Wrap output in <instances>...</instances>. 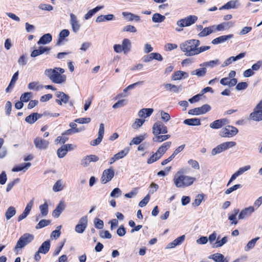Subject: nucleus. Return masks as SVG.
<instances>
[{
  "label": "nucleus",
  "instance_id": "obj_1",
  "mask_svg": "<svg viewBox=\"0 0 262 262\" xmlns=\"http://www.w3.org/2000/svg\"><path fill=\"white\" fill-rule=\"evenodd\" d=\"M196 181L193 177L184 174L182 170L178 171L174 175L173 182L177 188H185L191 186Z\"/></svg>",
  "mask_w": 262,
  "mask_h": 262
},
{
  "label": "nucleus",
  "instance_id": "obj_2",
  "mask_svg": "<svg viewBox=\"0 0 262 262\" xmlns=\"http://www.w3.org/2000/svg\"><path fill=\"white\" fill-rule=\"evenodd\" d=\"M65 70L61 68L47 69L45 71V75L53 83L62 84L66 82L67 76L63 74Z\"/></svg>",
  "mask_w": 262,
  "mask_h": 262
},
{
  "label": "nucleus",
  "instance_id": "obj_3",
  "mask_svg": "<svg viewBox=\"0 0 262 262\" xmlns=\"http://www.w3.org/2000/svg\"><path fill=\"white\" fill-rule=\"evenodd\" d=\"M200 45L199 40L191 39L181 43L180 48L186 56H193L198 55V47Z\"/></svg>",
  "mask_w": 262,
  "mask_h": 262
},
{
  "label": "nucleus",
  "instance_id": "obj_4",
  "mask_svg": "<svg viewBox=\"0 0 262 262\" xmlns=\"http://www.w3.org/2000/svg\"><path fill=\"white\" fill-rule=\"evenodd\" d=\"M198 17L194 15H190L183 18L178 20L177 21L178 28H176V31L181 32L183 30V28L190 26L194 24L198 20Z\"/></svg>",
  "mask_w": 262,
  "mask_h": 262
},
{
  "label": "nucleus",
  "instance_id": "obj_5",
  "mask_svg": "<svg viewBox=\"0 0 262 262\" xmlns=\"http://www.w3.org/2000/svg\"><path fill=\"white\" fill-rule=\"evenodd\" d=\"M171 142L170 141L164 143L147 161V163L149 164L160 159L162 156L165 153L166 150L170 147Z\"/></svg>",
  "mask_w": 262,
  "mask_h": 262
},
{
  "label": "nucleus",
  "instance_id": "obj_6",
  "mask_svg": "<svg viewBox=\"0 0 262 262\" xmlns=\"http://www.w3.org/2000/svg\"><path fill=\"white\" fill-rule=\"evenodd\" d=\"M34 239V235L30 233H25L17 241L14 247V251L17 253Z\"/></svg>",
  "mask_w": 262,
  "mask_h": 262
},
{
  "label": "nucleus",
  "instance_id": "obj_7",
  "mask_svg": "<svg viewBox=\"0 0 262 262\" xmlns=\"http://www.w3.org/2000/svg\"><path fill=\"white\" fill-rule=\"evenodd\" d=\"M236 145V142L233 141H229L224 142L215 148H213L211 151V155L215 156L217 154L221 153L222 152L230 148H232Z\"/></svg>",
  "mask_w": 262,
  "mask_h": 262
},
{
  "label": "nucleus",
  "instance_id": "obj_8",
  "mask_svg": "<svg viewBox=\"0 0 262 262\" xmlns=\"http://www.w3.org/2000/svg\"><path fill=\"white\" fill-rule=\"evenodd\" d=\"M249 117L254 121H262V99L254 108L253 112L250 114Z\"/></svg>",
  "mask_w": 262,
  "mask_h": 262
},
{
  "label": "nucleus",
  "instance_id": "obj_9",
  "mask_svg": "<svg viewBox=\"0 0 262 262\" xmlns=\"http://www.w3.org/2000/svg\"><path fill=\"white\" fill-rule=\"evenodd\" d=\"M237 133L238 129L235 127L228 125L221 130L220 135L222 137L230 138L235 136Z\"/></svg>",
  "mask_w": 262,
  "mask_h": 262
},
{
  "label": "nucleus",
  "instance_id": "obj_10",
  "mask_svg": "<svg viewBox=\"0 0 262 262\" xmlns=\"http://www.w3.org/2000/svg\"><path fill=\"white\" fill-rule=\"evenodd\" d=\"M152 134L154 135H158L161 134H166L168 133V129L162 122L157 121L155 122L152 127Z\"/></svg>",
  "mask_w": 262,
  "mask_h": 262
},
{
  "label": "nucleus",
  "instance_id": "obj_11",
  "mask_svg": "<svg viewBox=\"0 0 262 262\" xmlns=\"http://www.w3.org/2000/svg\"><path fill=\"white\" fill-rule=\"evenodd\" d=\"M211 110V106L207 104H204L201 107L191 109L188 111L189 115H200L206 113Z\"/></svg>",
  "mask_w": 262,
  "mask_h": 262
},
{
  "label": "nucleus",
  "instance_id": "obj_12",
  "mask_svg": "<svg viewBox=\"0 0 262 262\" xmlns=\"http://www.w3.org/2000/svg\"><path fill=\"white\" fill-rule=\"evenodd\" d=\"M114 175L115 171L112 167L104 170L101 178L102 183H107L113 178Z\"/></svg>",
  "mask_w": 262,
  "mask_h": 262
},
{
  "label": "nucleus",
  "instance_id": "obj_13",
  "mask_svg": "<svg viewBox=\"0 0 262 262\" xmlns=\"http://www.w3.org/2000/svg\"><path fill=\"white\" fill-rule=\"evenodd\" d=\"M34 144L36 148L44 150L48 148L49 142L41 137H37L34 139Z\"/></svg>",
  "mask_w": 262,
  "mask_h": 262
},
{
  "label": "nucleus",
  "instance_id": "obj_14",
  "mask_svg": "<svg viewBox=\"0 0 262 262\" xmlns=\"http://www.w3.org/2000/svg\"><path fill=\"white\" fill-rule=\"evenodd\" d=\"M88 225L86 216L82 217L79 221L78 224L75 227V231L78 233H82L85 230Z\"/></svg>",
  "mask_w": 262,
  "mask_h": 262
},
{
  "label": "nucleus",
  "instance_id": "obj_15",
  "mask_svg": "<svg viewBox=\"0 0 262 262\" xmlns=\"http://www.w3.org/2000/svg\"><path fill=\"white\" fill-rule=\"evenodd\" d=\"M255 211L254 207L249 206L242 209L238 214V219L243 220L250 216Z\"/></svg>",
  "mask_w": 262,
  "mask_h": 262
},
{
  "label": "nucleus",
  "instance_id": "obj_16",
  "mask_svg": "<svg viewBox=\"0 0 262 262\" xmlns=\"http://www.w3.org/2000/svg\"><path fill=\"white\" fill-rule=\"evenodd\" d=\"M70 24L74 32L77 33L80 28V24L77 19V16L73 13L70 14Z\"/></svg>",
  "mask_w": 262,
  "mask_h": 262
},
{
  "label": "nucleus",
  "instance_id": "obj_17",
  "mask_svg": "<svg viewBox=\"0 0 262 262\" xmlns=\"http://www.w3.org/2000/svg\"><path fill=\"white\" fill-rule=\"evenodd\" d=\"M99 158L95 155H89L82 158L81 161V164L83 167H86L90 165V163L92 162H97L99 160Z\"/></svg>",
  "mask_w": 262,
  "mask_h": 262
},
{
  "label": "nucleus",
  "instance_id": "obj_18",
  "mask_svg": "<svg viewBox=\"0 0 262 262\" xmlns=\"http://www.w3.org/2000/svg\"><path fill=\"white\" fill-rule=\"evenodd\" d=\"M55 96L59 99L56 100V102L61 105L62 103L66 104L68 103L70 97L66 94L62 92H57Z\"/></svg>",
  "mask_w": 262,
  "mask_h": 262
},
{
  "label": "nucleus",
  "instance_id": "obj_19",
  "mask_svg": "<svg viewBox=\"0 0 262 262\" xmlns=\"http://www.w3.org/2000/svg\"><path fill=\"white\" fill-rule=\"evenodd\" d=\"M233 24L231 22H224L217 25H212L214 30V33L219 31H223L229 29L233 26Z\"/></svg>",
  "mask_w": 262,
  "mask_h": 262
},
{
  "label": "nucleus",
  "instance_id": "obj_20",
  "mask_svg": "<svg viewBox=\"0 0 262 262\" xmlns=\"http://www.w3.org/2000/svg\"><path fill=\"white\" fill-rule=\"evenodd\" d=\"M251 168L250 165H246L244 167H241L238 169V170L236 171L234 174H233L230 178L229 182L227 183V186H229L230 184L239 176L245 172L249 170Z\"/></svg>",
  "mask_w": 262,
  "mask_h": 262
},
{
  "label": "nucleus",
  "instance_id": "obj_21",
  "mask_svg": "<svg viewBox=\"0 0 262 262\" xmlns=\"http://www.w3.org/2000/svg\"><path fill=\"white\" fill-rule=\"evenodd\" d=\"M51 48L48 47L40 46L38 49L34 50L31 53L32 57H36L40 55H41L46 52L48 53L50 51Z\"/></svg>",
  "mask_w": 262,
  "mask_h": 262
},
{
  "label": "nucleus",
  "instance_id": "obj_22",
  "mask_svg": "<svg viewBox=\"0 0 262 262\" xmlns=\"http://www.w3.org/2000/svg\"><path fill=\"white\" fill-rule=\"evenodd\" d=\"M233 34H228L227 35H222L213 39L211 41V43L213 45L222 43L227 41L228 39L233 38Z\"/></svg>",
  "mask_w": 262,
  "mask_h": 262
},
{
  "label": "nucleus",
  "instance_id": "obj_23",
  "mask_svg": "<svg viewBox=\"0 0 262 262\" xmlns=\"http://www.w3.org/2000/svg\"><path fill=\"white\" fill-rule=\"evenodd\" d=\"M188 74L182 71H177L175 72L171 77V80L173 81L180 80L182 79L187 78Z\"/></svg>",
  "mask_w": 262,
  "mask_h": 262
},
{
  "label": "nucleus",
  "instance_id": "obj_24",
  "mask_svg": "<svg viewBox=\"0 0 262 262\" xmlns=\"http://www.w3.org/2000/svg\"><path fill=\"white\" fill-rule=\"evenodd\" d=\"M245 53H241L236 56H231L226 59L223 63L222 67H226L230 64L232 62L235 61L241 58H244L245 56Z\"/></svg>",
  "mask_w": 262,
  "mask_h": 262
},
{
  "label": "nucleus",
  "instance_id": "obj_25",
  "mask_svg": "<svg viewBox=\"0 0 262 262\" xmlns=\"http://www.w3.org/2000/svg\"><path fill=\"white\" fill-rule=\"evenodd\" d=\"M239 5L237 0H232L227 3L224 5L220 8V10L230 9L236 8Z\"/></svg>",
  "mask_w": 262,
  "mask_h": 262
},
{
  "label": "nucleus",
  "instance_id": "obj_26",
  "mask_svg": "<svg viewBox=\"0 0 262 262\" xmlns=\"http://www.w3.org/2000/svg\"><path fill=\"white\" fill-rule=\"evenodd\" d=\"M31 165V163H24L20 164L19 165L14 167L12 171L13 172H18L20 171H23L25 172Z\"/></svg>",
  "mask_w": 262,
  "mask_h": 262
},
{
  "label": "nucleus",
  "instance_id": "obj_27",
  "mask_svg": "<svg viewBox=\"0 0 262 262\" xmlns=\"http://www.w3.org/2000/svg\"><path fill=\"white\" fill-rule=\"evenodd\" d=\"M214 33V30L212 26H210L207 27H205L199 33L198 36L199 37H204L209 35L210 34Z\"/></svg>",
  "mask_w": 262,
  "mask_h": 262
},
{
  "label": "nucleus",
  "instance_id": "obj_28",
  "mask_svg": "<svg viewBox=\"0 0 262 262\" xmlns=\"http://www.w3.org/2000/svg\"><path fill=\"white\" fill-rule=\"evenodd\" d=\"M65 206L63 202H60L56 208L52 212V216L55 217H58L61 213L63 211Z\"/></svg>",
  "mask_w": 262,
  "mask_h": 262
},
{
  "label": "nucleus",
  "instance_id": "obj_29",
  "mask_svg": "<svg viewBox=\"0 0 262 262\" xmlns=\"http://www.w3.org/2000/svg\"><path fill=\"white\" fill-rule=\"evenodd\" d=\"M153 112V108H142L139 111L138 116L141 118H146L149 117L152 114Z\"/></svg>",
  "mask_w": 262,
  "mask_h": 262
},
{
  "label": "nucleus",
  "instance_id": "obj_30",
  "mask_svg": "<svg viewBox=\"0 0 262 262\" xmlns=\"http://www.w3.org/2000/svg\"><path fill=\"white\" fill-rule=\"evenodd\" d=\"M238 213L239 210L235 208L233 210V212L229 215L228 220L231 222L230 225H235L237 224L238 221L237 220L236 216Z\"/></svg>",
  "mask_w": 262,
  "mask_h": 262
},
{
  "label": "nucleus",
  "instance_id": "obj_31",
  "mask_svg": "<svg viewBox=\"0 0 262 262\" xmlns=\"http://www.w3.org/2000/svg\"><path fill=\"white\" fill-rule=\"evenodd\" d=\"M52 39L51 35L49 33L45 34L40 37L37 42L38 45H46L50 43Z\"/></svg>",
  "mask_w": 262,
  "mask_h": 262
},
{
  "label": "nucleus",
  "instance_id": "obj_32",
  "mask_svg": "<svg viewBox=\"0 0 262 262\" xmlns=\"http://www.w3.org/2000/svg\"><path fill=\"white\" fill-rule=\"evenodd\" d=\"M122 46L124 54L128 53L131 50L132 43L130 40L127 38H124L122 42Z\"/></svg>",
  "mask_w": 262,
  "mask_h": 262
},
{
  "label": "nucleus",
  "instance_id": "obj_33",
  "mask_svg": "<svg viewBox=\"0 0 262 262\" xmlns=\"http://www.w3.org/2000/svg\"><path fill=\"white\" fill-rule=\"evenodd\" d=\"M226 123V119L217 120L210 124V127L214 129H219Z\"/></svg>",
  "mask_w": 262,
  "mask_h": 262
},
{
  "label": "nucleus",
  "instance_id": "obj_34",
  "mask_svg": "<svg viewBox=\"0 0 262 262\" xmlns=\"http://www.w3.org/2000/svg\"><path fill=\"white\" fill-rule=\"evenodd\" d=\"M70 34V31L67 29H63L60 32L59 34L58 39L57 45L60 46L61 45L62 41L64 40V38L68 37Z\"/></svg>",
  "mask_w": 262,
  "mask_h": 262
},
{
  "label": "nucleus",
  "instance_id": "obj_35",
  "mask_svg": "<svg viewBox=\"0 0 262 262\" xmlns=\"http://www.w3.org/2000/svg\"><path fill=\"white\" fill-rule=\"evenodd\" d=\"M147 137L146 134L140 135L137 137L133 138L132 140L129 143L130 145H132L133 144L139 145Z\"/></svg>",
  "mask_w": 262,
  "mask_h": 262
},
{
  "label": "nucleus",
  "instance_id": "obj_36",
  "mask_svg": "<svg viewBox=\"0 0 262 262\" xmlns=\"http://www.w3.org/2000/svg\"><path fill=\"white\" fill-rule=\"evenodd\" d=\"M220 64L219 60L216 59L215 60H210L209 61L204 62L200 64L201 67H209L210 68H213Z\"/></svg>",
  "mask_w": 262,
  "mask_h": 262
},
{
  "label": "nucleus",
  "instance_id": "obj_37",
  "mask_svg": "<svg viewBox=\"0 0 262 262\" xmlns=\"http://www.w3.org/2000/svg\"><path fill=\"white\" fill-rule=\"evenodd\" d=\"M50 248V242L49 241H46L41 244L38 251L41 253L46 254L49 251Z\"/></svg>",
  "mask_w": 262,
  "mask_h": 262
},
{
  "label": "nucleus",
  "instance_id": "obj_38",
  "mask_svg": "<svg viewBox=\"0 0 262 262\" xmlns=\"http://www.w3.org/2000/svg\"><path fill=\"white\" fill-rule=\"evenodd\" d=\"M16 211L15 208L13 206H10L6 211L5 215L7 220H10L16 214Z\"/></svg>",
  "mask_w": 262,
  "mask_h": 262
},
{
  "label": "nucleus",
  "instance_id": "obj_39",
  "mask_svg": "<svg viewBox=\"0 0 262 262\" xmlns=\"http://www.w3.org/2000/svg\"><path fill=\"white\" fill-rule=\"evenodd\" d=\"M103 8V6H97L95 8L90 10L84 15V19L86 20L90 18L95 13Z\"/></svg>",
  "mask_w": 262,
  "mask_h": 262
},
{
  "label": "nucleus",
  "instance_id": "obj_40",
  "mask_svg": "<svg viewBox=\"0 0 262 262\" xmlns=\"http://www.w3.org/2000/svg\"><path fill=\"white\" fill-rule=\"evenodd\" d=\"M122 14L124 17H126V18L129 21H132L133 20H135L136 21H138L140 20L139 16L134 14H132L131 13L127 12H123Z\"/></svg>",
  "mask_w": 262,
  "mask_h": 262
},
{
  "label": "nucleus",
  "instance_id": "obj_41",
  "mask_svg": "<svg viewBox=\"0 0 262 262\" xmlns=\"http://www.w3.org/2000/svg\"><path fill=\"white\" fill-rule=\"evenodd\" d=\"M170 137V135H161L159 134L158 135H154L152 141L155 142H162L168 139Z\"/></svg>",
  "mask_w": 262,
  "mask_h": 262
},
{
  "label": "nucleus",
  "instance_id": "obj_42",
  "mask_svg": "<svg viewBox=\"0 0 262 262\" xmlns=\"http://www.w3.org/2000/svg\"><path fill=\"white\" fill-rule=\"evenodd\" d=\"M184 123L191 126L200 125L201 124L200 120L198 118L185 119L184 121Z\"/></svg>",
  "mask_w": 262,
  "mask_h": 262
},
{
  "label": "nucleus",
  "instance_id": "obj_43",
  "mask_svg": "<svg viewBox=\"0 0 262 262\" xmlns=\"http://www.w3.org/2000/svg\"><path fill=\"white\" fill-rule=\"evenodd\" d=\"M165 16L160 13H156L152 17V21L155 23H160L164 21Z\"/></svg>",
  "mask_w": 262,
  "mask_h": 262
},
{
  "label": "nucleus",
  "instance_id": "obj_44",
  "mask_svg": "<svg viewBox=\"0 0 262 262\" xmlns=\"http://www.w3.org/2000/svg\"><path fill=\"white\" fill-rule=\"evenodd\" d=\"M40 213L42 216H46L48 214L49 207L47 202L39 206Z\"/></svg>",
  "mask_w": 262,
  "mask_h": 262
},
{
  "label": "nucleus",
  "instance_id": "obj_45",
  "mask_svg": "<svg viewBox=\"0 0 262 262\" xmlns=\"http://www.w3.org/2000/svg\"><path fill=\"white\" fill-rule=\"evenodd\" d=\"M38 116H39L40 115L37 113H32L27 116L25 120L28 123L33 124L38 119Z\"/></svg>",
  "mask_w": 262,
  "mask_h": 262
},
{
  "label": "nucleus",
  "instance_id": "obj_46",
  "mask_svg": "<svg viewBox=\"0 0 262 262\" xmlns=\"http://www.w3.org/2000/svg\"><path fill=\"white\" fill-rule=\"evenodd\" d=\"M206 73V68L204 67L202 68H200L194 70L191 72L192 75H196L198 77H202L205 75Z\"/></svg>",
  "mask_w": 262,
  "mask_h": 262
},
{
  "label": "nucleus",
  "instance_id": "obj_47",
  "mask_svg": "<svg viewBox=\"0 0 262 262\" xmlns=\"http://www.w3.org/2000/svg\"><path fill=\"white\" fill-rule=\"evenodd\" d=\"M217 238L216 241L213 244V248H219L225 244L228 241V237L224 236L221 240H218Z\"/></svg>",
  "mask_w": 262,
  "mask_h": 262
},
{
  "label": "nucleus",
  "instance_id": "obj_48",
  "mask_svg": "<svg viewBox=\"0 0 262 262\" xmlns=\"http://www.w3.org/2000/svg\"><path fill=\"white\" fill-rule=\"evenodd\" d=\"M28 88L30 90L38 91L42 88V86L39 85L38 82L33 81L28 84Z\"/></svg>",
  "mask_w": 262,
  "mask_h": 262
},
{
  "label": "nucleus",
  "instance_id": "obj_49",
  "mask_svg": "<svg viewBox=\"0 0 262 262\" xmlns=\"http://www.w3.org/2000/svg\"><path fill=\"white\" fill-rule=\"evenodd\" d=\"M164 86L166 89L174 93H178L180 90V86L170 83L165 84Z\"/></svg>",
  "mask_w": 262,
  "mask_h": 262
},
{
  "label": "nucleus",
  "instance_id": "obj_50",
  "mask_svg": "<svg viewBox=\"0 0 262 262\" xmlns=\"http://www.w3.org/2000/svg\"><path fill=\"white\" fill-rule=\"evenodd\" d=\"M68 149L64 145L62 146L61 147L58 149L57 151V154L59 158H63L67 154Z\"/></svg>",
  "mask_w": 262,
  "mask_h": 262
},
{
  "label": "nucleus",
  "instance_id": "obj_51",
  "mask_svg": "<svg viewBox=\"0 0 262 262\" xmlns=\"http://www.w3.org/2000/svg\"><path fill=\"white\" fill-rule=\"evenodd\" d=\"M203 199H204V194H198L196 196L195 200H194L192 204V206H195V207L199 206L201 204Z\"/></svg>",
  "mask_w": 262,
  "mask_h": 262
},
{
  "label": "nucleus",
  "instance_id": "obj_52",
  "mask_svg": "<svg viewBox=\"0 0 262 262\" xmlns=\"http://www.w3.org/2000/svg\"><path fill=\"white\" fill-rule=\"evenodd\" d=\"M129 150V149L128 148H125L124 149L115 154V158L117 159L118 160L119 159L124 158L128 153Z\"/></svg>",
  "mask_w": 262,
  "mask_h": 262
},
{
  "label": "nucleus",
  "instance_id": "obj_53",
  "mask_svg": "<svg viewBox=\"0 0 262 262\" xmlns=\"http://www.w3.org/2000/svg\"><path fill=\"white\" fill-rule=\"evenodd\" d=\"M63 188L62 182L61 180H58L53 185V190L54 192H58L62 190Z\"/></svg>",
  "mask_w": 262,
  "mask_h": 262
},
{
  "label": "nucleus",
  "instance_id": "obj_54",
  "mask_svg": "<svg viewBox=\"0 0 262 262\" xmlns=\"http://www.w3.org/2000/svg\"><path fill=\"white\" fill-rule=\"evenodd\" d=\"M145 120L141 119H136L134 122L132 124V127L134 129L139 128L144 123Z\"/></svg>",
  "mask_w": 262,
  "mask_h": 262
},
{
  "label": "nucleus",
  "instance_id": "obj_55",
  "mask_svg": "<svg viewBox=\"0 0 262 262\" xmlns=\"http://www.w3.org/2000/svg\"><path fill=\"white\" fill-rule=\"evenodd\" d=\"M259 239V237H256L254 238L251 241H250L248 244H247V246H246L245 249V251H249L250 249H252L256 244V241Z\"/></svg>",
  "mask_w": 262,
  "mask_h": 262
},
{
  "label": "nucleus",
  "instance_id": "obj_56",
  "mask_svg": "<svg viewBox=\"0 0 262 262\" xmlns=\"http://www.w3.org/2000/svg\"><path fill=\"white\" fill-rule=\"evenodd\" d=\"M32 96V94L31 92H26L21 95L20 98V100L23 102H26L30 100Z\"/></svg>",
  "mask_w": 262,
  "mask_h": 262
},
{
  "label": "nucleus",
  "instance_id": "obj_57",
  "mask_svg": "<svg viewBox=\"0 0 262 262\" xmlns=\"http://www.w3.org/2000/svg\"><path fill=\"white\" fill-rule=\"evenodd\" d=\"M51 221L48 220H41L36 226V229H40L47 226L50 224Z\"/></svg>",
  "mask_w": 262,
  "mask_h": 262
},
{
  "label": "nucleus",
  "instance_id": "obj_58",
  "mask_svg": "<svg viewBox=\"0 0 262 262\" xmlns=\"http://www.w3.org/2000/svg\"><path fill=\"white\" fill-rule=\"evenodd\" d=\"M61 228V226H58L56 227V229L52 232L51 234V237H53L55 239H57L58 238L61 234L60 229Z\"/></svg>",
  "mask_w": 262,
  "mask_h": 262
},
{
  "label": "nucleus",
  "instance_id": "obj_59",
  "mask_svg": "<svg viewBox=\"0 0 262 262\" xmlns=\"http://www.w3.org/2000/svg\"><path fill=\"white\" fill-rule=\"evenodd\" d=\"M212 258L215 262H223L224 256L221 253H215L212 255Z\"/></svg>",
  "mask_w": 262,
  "mask_h": 262
},
{
  "label": "nucleus",
  "instance_id": "obj_60",
  "mask_svg": "<svg viewBox=\"0 0 262 262\" xmlns=\"http://www.w3.org/2000/svg\"><path fill=\"white\" fill-rule=\"evenodd\" d=\"M127 104V100L125 99H122L119 100L117 102L113 105V108L114 109L120 108L124 106Z\"/></svg>",
  "mask_w": 262,
  "mask_h": 262
},
{
  "label": "nucleus",
  "instance_id": "obj_61",
  "mask_svg": "<svg viewBox=\"0 0 262 262\" xmlns=\"http://www.w3.org/2000/svg\"><path fill=\"white\" fill-rule=\"evenodd\" d=\"M160 113L161 116V119L162 120V121H163L164 122H167L168 121L170 120V116L168 113L163 111H161Z\"/></svg>",
  "mask_w": 262,
  "mask_h": 262
},
{
  "label": "nucleus",
  "instance_id": "obj_62",
  "mask_svg": "<svg viewBox=\"0 0 262 262\" xmlns=\"http://www.w3.org/2000/svg\"><path fill=\"white\" fill-rule=\"evenodd\" d=\"M28 62V57L26 55H21L18 59V63L20 66H25Z\"/></svg>",
  "mask_w": 262,
  "mask_h": 262
},
{
  "label": "nucleus",
  "instance_id": "obj_63",
  "mask_svg": "<svg viewBox=\"0 0 262 262\" xmlns=\"http://www.w3.org/2000/svg\"><path fill=\"white\" fill-rule=\"evenodd\" d=\"M95 226L97 229H102L103 227L104 223L103 221L100 219L96 218L94 220Z\"/></svg>",
  "mask_w": 262,
  "mask_h": 262
},
{
  "label": "nucleus",
  "instance_id": "obj_64",
  "mask_svg": "<svg viewBox=\"0 0 262 262\" xmlns=\"http://www.w3.org/2000/svg\"><path fill=\"white\" fill-rule=\"evenodd\" d=\"M121 190L119 188H115L111 193V196L118 198L121 195Z\"/></svg>",
  "mask_w": 262,
  "mask_h": 262
}]
</instances>
